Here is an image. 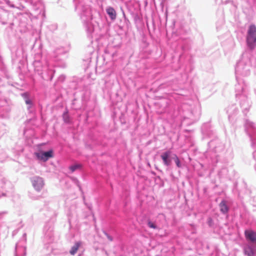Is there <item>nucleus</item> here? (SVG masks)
<instances>
[{"mask_svg": "<svg viewBox=\"0 0 256 256\" xmlns=\"http://www.w3.org/2000/svg\"><path fill=\"white\" fill-rule=\"evenodd\" d=\"M244 235L246 239L251 242L256 244V232L251 230H246Z\"/></svg>", "mask_w": 256, "mask_h": 256, "instance_id": "4", "label": "nucleus"}, {"mask_svg": "<svg viewBox=\"0 0 256 256\" xmlns=\"http://www.w3.org/2000/svg\"><path fill=\"white\" fill-rule=\"evenodd\" d=\"M32 186L37 191H40L44 184L42 178L40 176L34 177L32 179Z\"/></svg>", "mask_w": 256, "mask_h": 256, "instance_id": "2", "label": "nucleus"}, {"mask_svg": "<svg viewBox=\"0 0 256 256\" xmlns=\"http://www.w3.org/2000/svg\"><path fill=\"white\" fill-rule=\"evenodd\" d=\"M245 254L248 256H253L254 252L251 248H248V249L245 250Z\"/></svg>", "mask_w": 256, "mask_h": 256, "instance_id": "11", "label": "nucleus"}, {"mask_svg": "<svg viewBox=\"0 0 256 256\" xmlns=\"http://www.w3.org/2000/svg\"><path fill=\"white\" fill-rule=\"evenodd\" d=\"M148 225L150 228H154V229L157 228L156 226L152 222L149 221L148 222Z\"/></svg>", "mask_w": 256, "mask_h": 256, "instance_id": "12", "label": "nucleus"}, {"mask_svg": "<svg viewBox=\"0 0 256 256\" xmlns=\"http://www.w3.org/2000/svg\"><path fill=\"white\" fill-rule=\"evenodd\" d=\"M64 120L66 123L70 122V118L68 114V112H65L62 115Z\"/></svg>", "mask_w": 256, "mask_h": 256, "instance_id": "8", "label": "nucleus"}, {"mask_svg": "<svg viewBox=\"0 0 256 256\" xmlns=\"http://www.w3.org/2000/svg\"><path fill=\"white\" fill-rule=\"evenodd\" d=\"M174 162H175L178 168L181 167V164H180V160L176 154H174Z\"/></svg>", "mask_w": 256, "mask_h": 256, "instance_id": "10", "label": "nucleus"}, {"mask_svg": "<svg viewBox=\"0 0 256 256\" xmlns=\"http://www.w3.org/2000/svg\"><path fill=\"white\" fill-rule=\"evenodd\" d=\"M36 156L39 160L44 162H46L48 158L53 157V151L50 150L46 152H37L36 154Z\"/></svg>", "mask_w": 256, "mask_h": 256, "instance_id": "3", "label": "nucleus"}, {"mask_svg": "<svg viewBox=\"0 0 256 256\" xmlns=\"http://www.w3.org/2000/svg\"><path fill=\"white\" fill-rule=\"evenodd\" d=\"M106 11L112 20L116 19V12L112 8L108 7L106 8Z\"/></svg>", "mask_w": 256, "mask_h": 256, "instance_id": "6", "label": "nucleus"}, {"mask_svg": "<svg viewBox=\"0 0 256 256\" xmlns=\"http://www.w3.org/2000/svg\"><path fill=\"white\" fill-rule=\"evenodd\" d=\"M246 43L250 50H253L256 46V26L252 24L248 28Z\"/></svg>", "mask_w": 256, "mask_h": 256, "instance_id": "1", "label": "nucleus"}, {"mask_svg": "<svg viewBox=\"0 0 256 256\" xmlns=\"http://www.w3.org/2000/svg\"><path fill=\"white\" fill-rule=\"evenodd\" d=\"M79 248V244H76L72 248L70 251V253L74 255L77 252Z\"/></svg>", "mask_w": 256, "mask_h": 256, "instance_id": "9", "label": "nucleus"}, {"mask_svg": "<svg viewBox=\"0 0 256 256\" xmlns=\"http://www.w3.org/2000/svg\"><path fill=\"white\" fill-rule=\"evenodd\" d=\"M170 154L171 152L170 150H168L163 152L160 156L164 164L166 166H170L171 164V160L170 158Z\"/></svg>", "mask_w": 256, "mask_h": 256, "instance_id": "5", "label": "nucleus"}, {"mask_svg": "<svg viewBox=\"0 0 256 256\" xmlns=\"http://www.w3.org/2000/svg\"><path fill=\"white\" fill-rule=\"evenodd\" d=\"M26 102L27 104H30V101L28 100H26Z\"/></svg>", "mask_w": 256, "mask_h": 256, "instance_id": "14", "label": "nucleus"}, {"mask_svg": "<svg viewBox=\"0 0 256 256\" xmlns=\"http://www.w3.org/2000/svg\"><path fill=\"white\" fill-rule=\"evenodd\" d=\"M78 168V165H76V166H72L70 168L72 172H74V170H75L76 168Z\"/></svg>", "mask_w": 256, "mask_h": 256, "instance_id": "13", "label": "nucleus"}, {"mask_svg": "<svg viewBox=\"0 0 256 256\" xmlns=\"http://www.w3.org/2000/svg\"><path fill=\"white\" fill-rule=\"evenodd\" d=\"M220 211L223 213H226L228 210V208L226 204V202L224 200L220 204Z\"/></svg>", "mask_w": 256, "mask_h": 256, "instance_id": "7", "label": "nucleus"}]
</instances>
